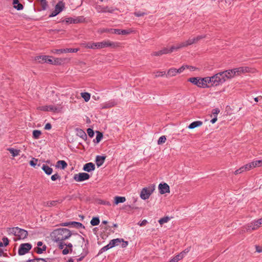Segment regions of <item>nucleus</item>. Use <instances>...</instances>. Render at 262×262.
<instances>
[{"instance_id": "1", "label": "nucleus", "mask_w": 262, "mask_h": 262, "mask_svg": "<svg viewBox=\"0 0 262 262\" xmlns=\"http://www.w3.org/2000/svg\"><path fill=\"white\" fill-rule=\"evenodd\" d=\"M72 234L71 231L67 228H59L53 231L51 236L53 240L56 242L63 241L69 238Z\"/></svg>"}, {"instance_id": "2", "label": "nucleus", "mask_w": 262, "mask_h": 262, "mask_svg": "<svg viewBox=\"0 0 262 262\" xmlns=\"http://www.w3.org/2000/svg\"><path fill=\"white\" fill-rule=\"evenodd\" d=\"M8 232L9 234H13L16 237V238L14 239V241L24 239L27 237L28 234L27 231L18 227L9 228Z\"/></svg>"}, {"instance_id": "3", "label": "nucleus", "mask_w": 262, "mask_h": 262, "mask_svg": "<svg viewBox=\"0 0 262 262\" xmlns=\"http://www.w3.org/2000/svg\"><path fill=\"white\" fill-rule=\"evenodd\" d=\"M96 50L101 49L107 47L116 48L120 47L121 43L119 42H113L109 40H104L101 42H95Z\"/></svg>"}, {"instance_id": "4", "label": "nucleus", "mask_w": 262, "mask_h": 262, "mask_svg": "<svg viewBox=\"0 0 262 262\" xmlns=\"http://www.w3.org/2000/svg\"><path fill=\"white\" fill-rule=\"evenodd\" d=\"M155 189V185H150L143 188L140 192V197L143 200L148 199Z\"/></svg>"}, {"instance_id": "5", "label": "nucleus", "mask_w": 262, "mask_h": 262, "mask_svg": "<svg viewBox=\"0 0 262 262\" xmlns=\"http://www.w3.org/2000/svg\"><path fill=\"white\" fill-rule=\"evenodd\" d=\"M121 242H122V238L113 239L108 244L102 248L100 250V252L102 253L112 248L117 246L121 243Z\"/></svg>"}, {"instance_id": "6", "label": "nucleus", "mask_w": 262, "mask_h": 262, "mask_svg": "<svg viewBox=\"0 0 262 262\" xmlns=\"http://www.w3.org/2000/svg\"><path fill=\"white\" fill-rule=\"evenodd\" d=\"M205 37H206V35H199L196 37H193L192 38H189L187 41L180 43L181 48H182L187 47L189 45H191L193 43H196L200 40L203 39Z\"/></svg>"}, {"instance_id": "7", "label": "nucleus", "mask_w": 262, "mask_h": 262, "mask_svg": "<svg viewBox=\"0 0 262 262\" xmlns=\"http://www.w3.org/2000/svg\"><path fill=\"white\" fill-rule=\"evenodd\" d=\"M212 86H217L220 84H222L225 82L224 78H223L222 72H220L211 76Z\"/></svg>"}, {"instance_id": "8", "label": "nucleus", "mask_w": 262, "mask_h": 262, "mask_svg": "<svg viewBox=\"0 0 262 262\" xmlns=\"http://www.w3.org/2000/svg\"><path fill=\"white\" fill-rule=\"evenodd\" d=\"M32 246L31 244L24 243L20 245L18 253L19 255H24L28 253L31 249Z\"/></svg>"}, {"instance_id": "9", "label": "nucleus", "mask_w": 262, "mask_h": 262, "mask_svg": "<svg viewBox=\"0 0 262 262\" xmlns=\"http://www.w3.org/2000/svg\"><path fill=\"white\" fill-rule=\"evenodd\" d=\"M64 8V4L62 2H59L55 6V10L49 15L50 17H54L61 12Z\"/></svg>"}, {"instance_id": "10", "label": "nucleus", "mask_w": 262, "mask_h": 262, "mask_svg": "<svg viewBox=\"0 0 262 262\" xmlns=\"http://www.w3.org/2000/svg\"><path fill=\"white\" fill-rule=\"evenodd\" d=\"M222 74L223 78H224L225 82L228 79L237 76L235 68L222 72Z\"/></svg>"}, {"instance_id": "11", "label": "nucleus", "mask_w": 262, "mask_h": 262, "mask_svg": "<svg viewBox=\"0 0 262 262\" xmlns=\"http://www.w3.org/2000/svg\"><path fill=\"white\" fill-rule=\"evenodd\" d=\"M261 225H262V222L261 221V219H260L257 221H254L250 224H248L247 226L246 229L247 231H248L250 229L254 230L259 228Z\"/></svg>"}, {"instance_id": "12", "label": "nucleus", "mask_w": 262, "mask_h": 262, "mask_svg": "<svg viewBox=\"0 0 262 262\" xmlns=\"http://www.w3.org/2000/svg\"><path fill=\"white\" fill-rule=\"evenodd\" d=\"M90 177L89 174L85 172H81L75 174L74 176V179L76 182H82L88 180Z\"/></svg>"}, {"instance_id": "13", "label": "nucleus", "mask_w": 262, "mask_h": 262, "mask_svg": "<svg viewBox=\"0 0 262 262\" xmlns=\"http://www.w3.org/2000/svg\"><path fill=\"white\" fill-rule=\"evenodd\" d=\"M79 50V49L66 48L63 49H54L52 50V52L54 54H60L64 53H75Z\"/></svg>"}, {"instance_id": "14", "label": "nucleus", "mask_w": 262, "mask_h": 262, "mask_svg": "<svg viewBox=\"0 0 262 262\" xmlns=\"http://www.w3.org/2000/svg\"><path fill=\"white\" fill-rule=\"evenodd\" d=\"M188 81L197 85L198 87L204 88V83L203 81V78L191 77L189 78Z\"/></svg>"}, {"instance_id": "15", "label": "nucleus", "mask_w": 262, "mask_h": 262, "mask_svg": "<svg viewBox=\"0 0 262 262\" xmlns=\"http://www.w3.org/2000/svg\"><path fill=\"white\" fill-rule=\"evenodd\" d=\"M97 11L99 13H105L109 12L112 13L115 10V9L113 8H109L108 7H102L100 5H98L96 7Z\"/></svg>"}, {"instance_id": "16", "label": "nucleus", "mask_w": 262, "mask_h": 262, "mask_svg": "<svg viewBox=\"0 0 262 262\" xmlns=\"http://www.w3.org/2000/svg\"><path fill=\"white\" fill-rule=\"evenodd\" d=\"M35 60L40 63L47 62L49 63H52L53 62V60L51 59V57L46 55L37 56L35 57Z\"/></svg>"}, {"instance_id": "17", "label": "nucleus", "mask_w": 262, "mask_h": 262, "mask_svg": "<svg viewBox=\"0 0 262 262\" xmlns=\"http://www.w3.org/2000/svg\"><path fill=\"white\" fill-rule=\"evenodd\" d=\"M182 48L180 43H178L176 45L172 46L170 48H164L163 49L161 50L162 53L163 54H168L171 53L174 51L178 50Z\"/></svg>"}, {"instance_id": "18", "label": "nucleus", "mask_w": 262, "mask_h": 262, "mask_svg": "<svg viewBox=\"0 0 262 262\" xmlns=\"http://www.w3.org/2000/svg\"><path fill=\"white\" fill-rule=\"evenodd\" d=\"M235 70L237 76H239L242 74L249 73L251 72V69L247 67H242L235 68Z\"/></svg>"}, {"instance_id": "19", "label": "nucleus", "mask_w": 262, "mask_h": 262, "mask_svg": "<svg viewBox=\"0 0 262 262\" xmlns=\"http://www.w3.org/2000/svg\"><path fill=\"white\" fill-rule=\"evenodd\" d=\"M48 111L54 113H59L61 111L62 107L61 104L48 105Z\"/></svg>"}, {"instance_id": "20", "label": "nucleus", "mask_w": 262, "mask_h": 262, "mask_svg": "<svg viewBox=\"0 0 262 262\" xmlns=\"http://www.w3.org/2000/svg\"><path fill=\"white\" fill-rule=\"evenodd\" d=\"M159 189L161 194H164L167 192H169V186L166 183L161 184L159 185Z\"/></svg>"}, {"instance_id": "21", "label": "nucleus", "mask_w": 262, "mask_h": 262, "mask_svg": "<svg viewBox=\"0 0 262 262\" xmlns=\"http://www.w3.org/2000/svg\"><path fill=\"white\" fill-rule=\"evenodd\" d=\"M188 252V250H185L180 254H178L172 259L170 260L169 262H178L179 260L182 259L184 256V255Z\"/></svg>"}, {"instance_id": "22", "label": "nucleus", "mask_w": 262, "mask_h": 262, "mask_svg": "<svg viewBox=\"0 0 262 262\" xmlns=\"http://www.w3.org/2000/svg\"><path fill=\"white\" fill-rule=\"evenodd\" d=\"M95 168V165L93 163L90 162L84 165L83 169L85 171L91 172L94 170Z\"/></svg>"}, {"instance_id": "23", "label": "nucleus", "mask_w": 262, "mask_h": 262, "mask_svg": "<svg viewBox=\"0 0 262 262\" xmlns=\"http://www.w3.org/2000/svg\"><path fill=\"white\" fill-rule=\"evenodd\" d=\"M203 83H204V88L209 87L210 86V85H209V84H210L211 86H212V82L211 77H206L203 78Z\"/></svg>"}, {"instance_id": "24", "label": "nucleus", "mask_w": 262, "mask_h": 262, "mask_svg": "<svg viewBox=\"0 0 262 262\" xmlns=\"http://www.w3.org/2000/svg\"><path fill=\"white\" fill-rule=\"evenodd\" d=\"M105 159V157L97 156L96 158V163L98 167L101 166Z\"/></svg>"}, {"instance_id": "25", "label": "nucleus", "mask_w": 262, "mask_h": 262, "mask_svg": "<svg viewBox=\"0 0 262 262\" xmlns=\"http://www.w3.org/2000/svg\"><path fill=\"white\" fill-rule=\"evenodd\" d=\"M76 135L83 140H86L87 138V135L86 133L81 129H76Z\"/></svg>"}, {"instance_id": "26", "label": "nucleus", "mask_w": 262, "mask_h": 262, "mask_svg": "<svg viewBox=\"0 0 262 262\" xmlns=\"http://www.w3.org/2000/svg\"><path fill=\"white\" fill-rule=\"evenodd\" d=\"M13 7L17 10H21L24 8V6L21 4L19 3L18 0H13Z\"/></svg>"}, {"instance_id": "27", "label": "nucleus", "mask_w": 262, "mask_h": 262, "mask_svg": "<svg viewBox=\"0 0 262 262\" xmlns=\"http://www.w3.org/2000/svg\"><path fill=\"white\" fill-rule=\"evenodd\" d=\"M203 124V122L201 121H196L192 122L189 126L188 128L189 129H193L196 127H199L201 126Z\"/></svg>"}, {"instance_id": "28", "label": "nucleus", "mask_w": 262, "mask_h": 262, "mask_svg": "<svg viewBox=\"0 0 262 262\" xmlns=\"http://www.w3.org/2000/svg\"><path fill=\"white\" fill-rule=\"evenodd\" d=\"M126 198L124 196H116L114 198V203L117 205L119 203H122L125 202Z\"/></svg>"}, {"instance_id": "29", "label": "nucleus", "mask_w": 262, "mask_h": 262, "mask_svg": "<svg viewBox=\"0 0 262 262\" xmlns=\"http://www.w3.org/2000/svg\"><path fill=\"white\" fill-rule=\"evenodd\" d=\"M116 102L114 100H111L108 102H106L102 106V108H107L114 106L116 105Z\"/></svg>"}, {"instance_id": "30", "label": "nucleus", "mask_w": 262, "mask_h": 262, "mask_svg": "<svg viewBox=\"0 0 262 262\" xmlns=\"http://www.w3.org/2000/svg\"><path fill=\"white\" fill-rule=\"evenodd\" d=\"M82 45L86 48L96 50L95 42H89L88 43H83Z\"/></svg>"}, {"instance_id": "31", "label": "nucleus", "mask_w": 262, "mask_h": 262, "mask_svg": "<svg viewBox=\"0 0 262 262\" xmlns=\"http://www.w3.org/2000/svg\"><path fill=\"white\" fill-rule=\"evenodd\" d=\"M67 163L63 160L57 161L56 166L62 169H65L67 166Z\"/></svg>"}, {"instance_id": "32", "label": "nucleus", "mask_w": 262, "mask_h": 262, "mask_svg": "<svg viewBox=\"0 0 262 262\" xmlns=\"http://www.w3.org/2000/svg\"><path fill=\"white\" fill-rule=\"evenodd\" d=\"M177 69L175 68H171L168 70L167 74H166L167 77H173L177 74Z\"/></svg>"}, {"instance_id": "33", "label": "nucleus", "mask_w": 262, "mask_h": 262, "mask_svg": "<svg viewBox=\"0 0 262 262\" xmlns=\"http://www.w3.org/2000/svg\"><path fill=\"white\" fill-rule=\"evenodd\" d=\"M42 169L48 175H50L52 173L53 169L48 165H43L42 167Z\"/></svg>"}, {"instance_id": "34", "label": "nucleus", "mask_w": 262, "mask_h": 262, "mask_svg": "<svg viewBox=\"0 0 262 262\" xmlns=\"http://www.w3.org/2000/svg\"><path fill=\"white\" fill-rule=\"evenodd\" d=\"M113 31L117 34L126 35L130 33V31L127 30H113Z\"/></svg>"}, {"instance_id": "35", "label": "nucleus", "mask_w": 262, "mask_h": 262, "mask_svg": "<svg viewBox=\"0 0 262 262\" xmlns=\"http://www.w3.org/2000/svg\"><path fill=\"white\" fill-rule=\"evenodd\" d=\"M8 150L11 153L13 157H16L18 156L19 154L20 150L18 149H15L12 148H8Z\"/></svg>"}, {"instance_id": "36", "label": "nucleus", "mask_w": 262, "mask_h": 262, "mask_svg": "<svg viewBox=\"0 0 262 262\" xmlns=\"http://www.w3.org/2000/svg\"><path fill=\"white\" fill-rule=\"evenodd\" d=\"M71 226L79 229L81 228H84V226L79 222H71Z\"/></svg>"}, {"instance_id": "37", "label": "nucleus", "mask_w": 262, "mask_h": 262, "mask_svg": "<svg viewBox=\"0 0 262 262\" xmlns=\"http://www.w3.org/2000/svg\"><path fill=\"white\" fill-rule=\"evenodd\" d=\"M40 3V5L42 8V9L45 10L47 9L48 4L46 0H37Z\"/></svg>"}, {"instance_id": "38", "label": "nucleus", "mask_w": 262, "mask_h": 262, "mask_svg": "<svg viewBox=\"0 0 262 262\" xmlns=\"http://www.w3.org/2000/svg\"><path fill=\"white\" fill-rule=\"evenodd\" d=\"M90 223L92 226H96L99 225L100 223V220L98 217H94L91 220Z\"/></svg>"}, {"instance_id": "39", "label": "nucleus", "mask_w": 262, "mask_h": 262, "mask_svg": "<svg viewBox=\"0 0 262 262\" xmlns=\"http://www.w3.org/2000/svg\"><path fill=\"white\" fill-rule=\"evenodd\" d=\"M81 97L84 99L85 101L88 102L90 99L91 95L88 93H81Z\"/></svg>"}, {"instance_id": "40", "label": "nucleus", "mask_w": 262, "mask_h": 262, "mask_svg": "<svg viewBox=\"0 0 262 262\" xmlns=\"http://www.w3.org/2000/svg\"><path fill=\"white\" fill-rule=\"evenodd\" d=\"M170 217L168 216H165L163 218L160 219L159 220V223L160 225H163L164 223H167L170 220Z\"/></svg>"}, {"instance_id": "41", "label": "nucleus", "mask_w": 262, "mask_h": 262, "mask_svg": "<svg viewBox=\"0 0 262 262\" xmlns=\"http://www.w3.org/2000/svg\"><path fill=\"white\" fill-rule=\"evenodd\" d=\"M41 134V133L40 130H34L33 132V137L35 139H38Z\"/></svg>"}, {"instance_id": "42", "label": "nucleus", "mask_w": 262, "mask_h": 262, "mask_svg": "<svg viewBox=\"0 0 262 262\" xmlns=\"http://www.w3.org/2000/svg\"><path fill=\"white\" fill-rule=\"evenodd\" d=\"M46 248L47 247L45 245H43L42 248L37 247L36 248V252L38 254H41L43 253V251H46Z\"/></svg>"}, {"instance_id": "43", "label": "nucleus", "mask_w": 262, "mask_h": 262, "mask_svg": "<svg viewBox=\"0 0 262 262\" xmlns=\"http://www.w3.org/2000/svg\"><path fill=\"white\" fill-rule=\"evenodd\" d=\"M118 29H101L100 32L101 33H104V32H110L112 34H116L114 33L113 30H117Z\"/></svg>"}, {"instance_id": "44", "label": "nucleus", "mask_w": 262, "mask_h": 262, "mask_svg": "<svg viewBox=\"0 0 262 262\" xmlns=\"http://www.w3.org/2000/svg\"><path fill=\"white\" fill-rule=\"evenodd\" d=\"M26 262H47V261L43 258H36L33 259L28 260Z\"/></svg>"}, {"instance_id": "45", "label": "nucleus", "mask_w": 262, "mask_h": 262, "mask_svg": "<svg viewBox=\"0 0 262 262\" xmlns=\"http://www.w3.org/2000/svg\"><path fill=\"white\" fill-rule=\"evenodd\" d=\"M188 66L185 65L182 66L181 68H180L179 69H177V72L178 74H180L182 73L186 68H188Z\"/></svg>"}, {"instance_id": "46", "label": "nucleus", "mask_w": 262, "mask_h": 262, "mask_svg": "<svg viewBox=\"0 0 262 262\" xmlns=\"http://www.w3.org/2000/svg\"><path fill=\"white\" fill-rule=\"evenodd\" d=\"M166 138L165 136H162L160 137L158 141V144H161L165 142Z\"/></svg>"}, {"instance_id": "47", "label": "nucleus", "mask_w": 262, "mask_h": 262, "mask_svg": "<svg viewBox=\"0 0 262 262\" xmlns=\"http://www.w3.org/2000/svg\"><path fill=\"white\" fill-rule=\"evenodd\" d=\"M62 60L61 58H55L51 64H60L62 62Z\"/></svg>"}, {"instance_id": "48", "label": "nucleus", "mask_w": 262, "mask_h": 262, "mask_svg": "<svg viewBox=\"0 0 262 262\" xmlns=\"http://www.w3.org/2000/svg\"><path fill=\"white\" fill-rule=\"evenodd\" d=\"M248 170H250L251 169L256 167V165H255L254 161H253L249 164L246 165Z\"/></svg>"}, {"instance_id": "49", "label": "nucleus", "mask_w": 262, "mask_h": 262, "mask_svg": "<svg viewBox=\"0 0 262 262\" xmlns=\"http://www.w3.org/2000/svg\"><path fill=\"white\" fill-rule=\"evenodd\" d=\"M134 14L137 17H141V16H143L144 15L147 14V13L144 12H142V11H139L135 12Z\"/></svg>"}, {"instance_id": "50", "label": "nucleus", "mask_w": 262, "mask_h": 262, "mask_svg": "<svg viewBox=\"0 0 262 262\" xmlns=\"http://www.w3.org/2000/svg\"><path fill=\"white\" fill-rule=\"evenodd\" d=\"M102 137H103V135H102V133H101L99 132H98L96 137V141L97 143H99L101 141V140L102 138Z\"/></svg>"}, {"instance_id": "51", "label": "nucleus", "mask_w": 262, "mask_h": 262, "mask_svg": "<svg viewBox=\"0 0 262 262\" xmlns=\"http://www.w3.org/2000/svg\"><path fill=\"white\" fill-rule=\"evenodd\" d=\"M57 202V201H49L46 203V206L48 207L54 206L56 205Z\"/></svg>"}, {"instance_id": "52", "label": "nucleus", "mask_w": 262, "mask_h": 262, "mask_svg": "<svg viewBox=\"0 0 262 262\" xmlns=\"http://www.w3.org/2000/svg\"><path fill=\"white\" fill-rule=\"evenodd\" d=\"M64 21L67 23H69V24H72V23H77V21L74 19H73L71 17H69V18H67Z\"/></svg>"}, {"instance_id": "53", "label": "nucleus", "mask_w": 262, "mask_h": 262, "mask_svg": "<svg viewBox=\"0 0 262 262\" xmlns=\"http://www.w3.org/2000/svg\"><path fill=\"white\" fill-rule=\"evenodd\" d=\"M57 243H58V246L60 249H63L64 246L66 245L63 241H59Z\"/></svg>"}, {"instance_id": "54", "label": "nucleus", "mask_w": 262, "mask_h": 262, "mask_svg": "<svg viewBox=\"0 0 262 262\" xmlns=\"http://www.w3.org/2000/svg\"><path fill=\"white\" fill-rule=\"evenodd\" d=\"M155 77H158L163 76L165 75V72L164 71H157L156 73H155Z\"/></svg>"}, {"instance_id": "55", "label": "nucleus", "mask_w": 262, "mask_h": 262, "mask_svg": "<svg viewBox=\"0 0 262 262\" xmlns=\"http://www.w3.org/2000/svg\"><path fill=\"white\" fill-rule=\"evenodd\" d=\"M38 160L35 158H33V159L30 161V164L31 166L35 167L36 165Z\"/></svg>"}, {"instance_id": "56", "label": "nucleus", "mask_w": 262, "mask_h": 262, "mask_svg": "<svg viewBox=\"0 0 262 262\" xmlns=\"http://www.w3.org/2000/svg\"><path fill=\"white\" fill-rule=\"evenodd\" d=\"M87 133L90 137H93L94 135V132L93 130L90 128L87 129Z\"/></svg>"}, {"instance_id": "57", "label": "nucleus", "mask_w": 262, "mask_h": 262, "mask_svg": "<svg viewBox=\"0 0 262 262\" xmlns=\"http://www.w3.org/2000/svg\"><path fill=\"white\" fill-rule=\"evenodd\" d=\"M76 239L79 242H83L84 238L79 234L76 235Z\"/></svg>"}, {"instance_id": "58", "label": "nucleus", "mask_w": 262, "mask_h": 262, "mask_svg": "<svg viewBox=\"0 0 262 262\" xmlns=\"http://www.w3.org/2000/svg\"><path fill=\"white\" fill-rule=\"evenodd\" d=\"M212 113L214 117H217V114L220 113V110L219 108H215L212 110Z\"/></svg>"}, {"instance_id": "59", "label": "nucleus", "mask_w": 262, "mask_h": 262, "mask_svg": "<svg viewBox=\"0 0 262 262\" xmlns=\"http://www.w3.org/2000/svg\"><path fill=\"white\" fill-rule=\"evenodd\" d=\"M59 178H60V176L57 173L54 174L51 176V180L54 181H56V180H57Z\"/></svg>"}, {"instance_id": "60", "label": "nucleus", "mask_w": 262, "mask_h": 262, "mask_svg": "<svg viewBox=\"0 0 262 262\" xmlns=\"http://www.w3.org/2000/svg\"><path fill=\"white\" fill-rule=\"evenodd\" d=\"M151 55L154 56H161V55H163V54L162 53L161 50H160L159 51L153 52Z\"/></svg>"}, {"instance_id": "61", "label": "nucleus", "mask_w": 262, "mask_h": 262, "mask_svg": "<svg viewBox=\"0 0 262 262\" xmlns=\"http://www.w3.org/2000/svg\"><path fill=\"white\" fill-rule=\"evenodd\" d=\"M254 163L256 167L262 166V160L255 161Z\"/></svg>"}, {"instance_id": "62", "label": "nucleus", "mask_w": 262, "mask_h": 262, "mask_svg": "<svg viewBox=\"0 0 262 262\" xmlns=\"http://www.w3.org/2000/svg\"><path fill=\"white\" fill-rule=\"evenodd\" d=\"M70 252V249H68L67 247L64 248L62 250V254L63 255H66L68 254Z\"/></svg>"}, {"instance_id": "63", "label": "nucleus", "mask_w": 262, "mask_h": 262, "mask_svg": "<svg viewBox=\"0 0 262 262\" xmlns=\"http://www.w3.org/2000/svg\"><path fill=\"white\" fill-rule=\"evenodd\" d=\"M147 223V220H143L142 222H139L138 223V225L140 226H145Z\"/></svg>"}, {"instance_id": "64", "label": "nucleus", "mask_w": 262, "mask_h": 262, "mask_svg": "<svg viewBox=\"0 0 262 262\" xmlns=\"http://www.w3.org/2000/svg\"><path fill=\"white\" fill-rule=\"evenodd\" d=\"M4 244L5 246H7L9 244V240L7 237H3L2 239Z\"/></svg>"}]
</instances>
